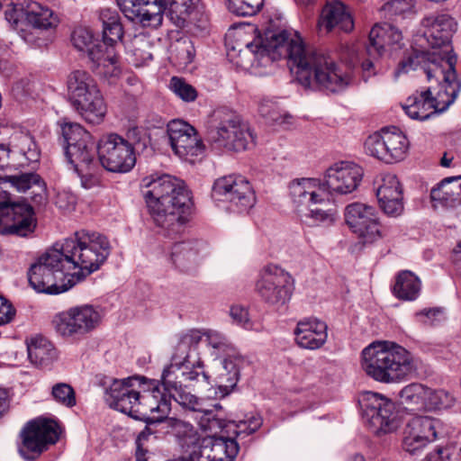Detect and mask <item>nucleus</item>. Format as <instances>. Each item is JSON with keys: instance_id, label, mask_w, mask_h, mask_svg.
I'll use <instances>...</instances> for the list:
<instances>
[{"instance_id": "obj_1", "label": "nucleus", "mask_w": 461, "mask_h": 461, "mask_svg": "<svg viewBox=\"0 0 461 461\" xmlns=\"http://www.w3.org/2000/svg\"><path fill=\"white\" fill-rule=\"evenodd\" d=\"M110 254L106 237L98 232L77 231L49 249L31 266L30 285L38 293L58 294L98 270Z\"/></svg>"}, {"instance_id": "obj_2", "label": "nucleus", "mask_w": 461, "mask_h": 461, "mask_svg": "<svg viewBox=\"0 0 461 461\" xmlns=\"http://www.w3.org/2000/svg\"><path fill=\"white\" fill-rule=\"evenodd\" d=\"M244 55L258 59L274 61L288 59L297 68V73L308 84L315 82L325 91L335 93L343 89L344 76L336 64L321 51L305 44L297 32L267 31L264 37H258L248 43Z\"/></svg>"}, {"instance_id": "obj_3", "label": "nucleus", "mask_w": 461, "mask_h": 461, "mask_svg": "<svg viewBox=\"0 0 461 461\" xmlns=\"http://www.w3.org/2000/svg\"><path fill=\"white\" fill-rule=\"evenodd\" d=\"M145 200L154 223L164 234L181 233L193 211L191 193L185 184L169 175L151 178L145 184Z\"/></svg>"}, {"instance_id": "obj_4", "label": "nucleus", "mask_w": 461, "mask_h": 461, "mask_svg": "<svg viewBox=\"0 0 461 461\" xmlns=\"http://www.w3.org/2000/svg\"><path fill=\"white\" fill-rule=\"evenodd\" d=\"M422 23L426 28L424 37L430 50H419L412 48L404 52L394 70L396 77L415 70L418 67L423 69L429 79L438 77V73L447 72L443 64L449 60L452 61L453 71H456V58L452 53L450 45V39L456 26L454 19L447 14H439L425 18Z\"/></svg>"}, {"instance_id": "obj_5", "label": "nucleus", "mask_w": 461, "mask_h": 461, "mask_svg": "<svg viewBox=\"0 0 461 461\" xmlns=\"http://www.w3.org/2000/svg\"><path fill=\"white\" fill-rule=\"evenodd\" d=\"M362 367L377 382L399 383L416 372L418 360L394 342L375 341L362 351Z\"/></svg>"}, {"instance_id": "obj_6", "label": "nucleus", "mask_w": 461, "mask_h": 461, "mask_svg": "<svg viewBox=\"0 0 461 461\" xmlns=\"http://www.w3.org/2000/svg\"><path fill=\"white\" fill-rule=\"evenodd\" d=\"M443 66L447 72L438 73V77H434L438 82L437 87L430 86L416 91L406 99L402 108L409 117L420 121L426 120L438 112L445 111L455 101L461 84L456 71H453L452 61H447Z\"/></svg>"}, {"instance_id": "obj_7", "label": "nucleus", "mask_w": 461, "mask_h": 461, "mask_svg": "<svg viewBox=\"0 0 461 461\" xmlns=\"http://www.w3.org/2000/svg\"><path fill=\"white\" fill-rule=\"evenodd\" d=\"M66 155L81 177L82 185L91 188L100 185L102 169L95 160V143L91 134L78 123H66L62 127Z\"/></svg>"}, {"instance_id": "obj_8", "label": "nucleus", "mask_w": 461, "mask_h": 461, "mask_svg": "<svg viewBox=\"0 0 461 461\" xmlns=\"http://www.w3.org/2000/svg\"><path fill=\"white\" fill-rule=\"evenodd\" d=\"M289 191L294 211L303 223L312 226L330 224L335 221V210L318 207L325 201V188L321 179H294L289 184Z\"/></svg>"}, {"instance_id": "obj_9", "label": "nucleus", "mask_w": 461, "mask_h": 461, "mask_svg": "<svg viewBox=\"0 0 461 461\" xmlns=\"http://www.w3.org/2000/svg\"><path fill=\"white\" fill-rule=\"evenodd\" d=\"M68 99L77 113L86 122L99 124L107 107L95 80L86 71L76 70L68 78Z\"/></svg>"}, {"instance_id": "obj_10", "label": "nucleus", "mask_w": 461, "mask_h": 461, "mask_svg": "<svg viewBox=\"0 0 461 461\" xmlns=\"http://www.w3.org/2000/svg\"><path fill=\"white\" fill-rule=\"evenodd\" d=\"M210 145L216 149L242 151L254 145V135L232 111L214 112L207 131Z\"/></svg>"}, {"instance_id": "obj_11", "label": "nucleus", "mask_w": 461, "mask_h": 461, "mask_svg": "<svg viewBox=\"0 0 461 461\" xmlns=\"http://www.w3.org/2000/svg\"><path fill=\"white\" fill-rule=\"evenodd\" d=\"M5 178L0 176V234L25 237L36 227L32 207L12 199Z\"/></svg>"}, {"instance_id": "obj_12", "label": "nucleus", "mask_w": 461, "mask_h": 461, "mask_svg": "<svg viewBox=\"0 0 461 461\" xmlns=\"http://www.w3.org/2000/svg\"><path fill=\"white\" fill-rule=\"evenodd\" d=\"M348 227L356 240L350 244L352 252H360L365 246L384 236L376 209L366 203L357 202L348 204Z\"/></svg>"}, {"instance_id": "obj_13", "label": "nucleus", "mask_w": 461, "mask_h": 461, "mask_svg": "<svg viewBox=\"0 0 461 461\" xmlns=\"http://www.w3.org/2000/svg\"><path fill=\"white\" fill-rule=\"evenodd\" d=\"M255 291L264 303L282 306L290 301L293 295L294 278L281 267L270 263L259 271Z\"/></svg>"}, {"instance_id": "obj_14", "label": "nucleus", "mask_w": 461, "mask_h": 461, "mask_svg": "<svg viewBox=\"0 0 461 461\" xmlns=\"http://www.w3.org/2000/svg\"><path fill=\"white\" fill-rule=\"evenodd\" d=\"M60 433L57 421L42 418L33 420L21 432L19 453L27 460H34L59 440Z\"/></svg>"}, {"instance_id": "obj_15", "label": "nucleus", "mask_w": 461, "mask_h": 461, "mask_svg": "<svg viewBox=\"0 0 461 461\" xmlns=\"http://www.w3.org/2000/svg\"><path fill=\"white\" fill-rule=\"evenodd\" d=\"M182 358H175L173 364H169L162 374V384L164 390L167 392L169 397L176 401L178 404L185 408L190 409L194 411H203L205 404L203 401L199 400L195 395L186 392L182 386L183 381H192L202 379L206 382L208 376L203 372L197 371L186 372V369L181 368Z\"/></svg>"}, {"instance_id": "obj_16", "label": "nucleus", "mask_w": 461, "mask_h": 461, "mask_svg": "<svg viewBox=\"0 0 461 461\" xmlns=\"http://www.w3.org/2000/svg\"><path fill=\"white\" fill-rule=\"evenodd\" d=\"M101 316L92 305L72 307L57 314L52 321L56 332L63 338L79 339L94 330Z\"/></svg>"}, {"instance_id": "obj_17", "label": "nucleus", "mask_w": 461, "mask_h": 461, "mask_svg": "<svg viewBox=\"0 0 461 461\" xmlns=\"http://www.w3.org/2000/svg\"><path fill=\"white\" fill-rule=\"evenodd\" d=\"M357 402L362 411L363 419L376 431L389 433L399 426L394 403L372 392L359 394Z\"/></svg>"}, {"instance_id": "obj_18", "label": "nucleus", "mask_w": 461, "mask_h": 461, "mask_svg": "<svg viewBox=\"0 0 461 461\" xmlns=\"http://www.w3.org/2000/svg\"><path fill=\"white\" fill-rule=\"evenodd\" d=\"M97 152L101 167L111 172H129L136 163L131 144L115 133L99 140Z\"/></svg>"}, {"instance_id": "obj_19", "label": "nucleus", "mask_w": 461, "mask_h": 461, "mask_svg": "<svg viewBox=\"0 0 461 461\" xmlns=\"http://www.w3.org/2000/svg\"><path fill=\"white\" fill-rule=\"evenodd\" d=\"M409 148L406 136L398 129H382L370 135L365 141V149L370 156L385 163L404 158Z\"/></svg>"}, {"instance_id": "obj_20", "label": "nucleus", "mask_w": 461, "mask_h": 461, "mask_svg": "<svg viewBox=\"0 0 461 461\" xmlns=\"http://www.w3.org/2000/svg\"><path fill=\"white\" fill-rule=\"evenodd\" d=\"M168 143L173 152L189 162L203 153L204 145L196 129L183 120H172L167 125Z\"/></svg>"}, {"instance_id": "obj_21", "label": "nucleus", "mask_w": 461, "mask_h": 461, "mask_svg": "<svg viewBox=\"0 0 461 461\" xmlns=\"http://www.w3.org/2000/svg\"><path fill=\"white\" fill-rule=\"evenodd\" d=\"M441 423L429 416L411 418L402 430V448L411 454L421 450L438 438V429Z\"/></svg>"}, {"instance_id": "obj_22", "label": "nucleus", "mask_w": 461, "mask_h": 461, "mask_svg": "<svg viewBox=\"0 0 461 461\" xmlns=\"http://www.w3.org/2000/svg\"><path fill=\"white\" fill-rule=\"evenodd\" d=\"M141 387L145 379L138 376L114 380L108 391L110 406L136 419Z\"/></svg>"}, {"instance_id": "obj_23", "label": "nucleus", "mask_w": 461, "mask_h": 461, "mask_svg": "<svg viewBox=\"0 0 461 461\" xmlns=\"http://www.w3.org/2000/svg\"><path fill=\"white\" fill-rule=\"evenodd\" d=\"M213 192L218 195H225L240 211L253 207L256 201L250 184L242 176H228L217 179Z\"/></svg>"}, {"instance_id": "obj_24", "label": "nucleus", "mask_w": 461, "mask_h": 461, "mask_svg": "<svg viewBox=\"0 0 461 461\" xmlns=\"http://www.w3.org/2000/svg\"><path fill=\"white\" fill-rule=\"evenodd\" d=\"M136 419L163 420L170 411V403L166 395L154 382L145 380V387H141Z\"/></svg>"}, {"instance_id": "obj_25", "label": "nucleus", "mask_w": 461, "mask_h": 461, "mask_svg": "<svg viewBox=\"0 0 461 461\" xmlns=\"http://www.w3.org/2000/svg\"><path fill=\"white\" fill-rule=\"evenodd\" d=\"M374 185L382 210L388 215H399L402 209V186L393 173H381L376 176Z\"/></svg>"}, {"instance_id": "obj_26", "label": "nucleus", "mask_w": 461, "mask_h": 461, "mask_svg": "<svg viewBox=\"0 0 461 461\" xmlns=\"http://www.w3.org/2000/svg\"><path fill=\"white\" fill-rule=\"evenodd\" d=\"M126 18L143 28L157 29L162 24L161 6L158 0H116Z\"/></svg>"}, {"instance_id": "obj_27", "label": "nucleus", "mask_w": 461, "mask_h": 461, "mask_svg": "<svg viewBox=\"0 0 461 461\" xmlns=\"http://www.w3.org/2000/svg\"><path fill=\"white\" fill-rule=\"evenodd\" d=\"M175 429L188 455L186 460L183 458L175 461H212L213 447L210 438H203L200 442V436L194 428L182 421L176 424Z\"/></svg>"}, {"instance_id": "obj_28", "label": "nucleus", "mask_w": 461, "mask_h": 461, "mask_svg": "<svg viewBox=\"0 0 461 461\" xmlns=\"http://www.w3.org/2000/svg\"><path fill=\"white\" fill-rule=\"evenodd\" d=\"M295 341L300 348L318 349L327 340V325L316 318H305L297 323L294 330Z\"/></svg>"}, {"instance_id": "obj_29", "label": "nucleus", "mask_w": 461, "mask_h": 461, "mask_svg": "<svg viewBox=\"0 0 461 461\" xmlns=\"http://www.w3.org/2000/svg\"><path fill=\"white\" fill-rule=\"evenodd\" d=\"M115 45L102 43L90 51V59L95 64V72L105 77H117L121 74L119 57Z\"/></svg>"}, {"instance_id": "obj_30", "label": "nucleus", "mask_w": 461, "mask_h": 461, "mask_svg": "<svg viewBox=\"0 0 461 461\" xmlns=\"http://www.w3.org/2000/svg\"><path fill=\"white\" fill-rule=\"evenodd\" d=\"M201 259V243L187 240L175 243L172 247L171 260L180 271L188 273L194 270Z\"/></svg>"}, {"instance_id": "obj_31", "label": "nucleus", "mask_w": 461, "mask_h": 461, "mask_svg": "<svg viewBox=\"0 0 461 461\" xmlns=\"http://www.w3.org/2000/svg\"><path fill=\"white\" fill-rule=\"evenodd\" d=\"M346 15V5L339 0L328 2L321 10L317 23L320 34H328L340 23Z\"/></svg>"}, {"instance_id": "obj_32", "label": "nucleus", "mask_w": 461, "mask_h": 461, "mask_svg": "<svg viewBox=\"0 0 461 461\" xmlns=\"http://www.w3.org/2000/svg\"><path fill=\"white\" fill-rule=\"evenodd\" d=\"M99 18L103 23V43L116 45L124 33L119 13L114 9L103 8Z\"/></svg>"}, {"instance_id": "obj_33", "label": "nucleus", "mask_w": 461, "mask_h": 461, "mask_svg": "<svg viewBox=\"0 0 461 461\" xmlns=\"http://www.w3.org/2000/svg\"><path fill=\"white\" fill-rule=\"evenodd\" d=\"M420 290V279L411 271L402 270L395 276L393 286V295L403 301L415 300Z\"/></svg>"}, {"instance_id": "obj_34", "label": "nucleus", "mask_w": 461, "mask_h": 461, "mask_svg": "<svg viewBox=\"0 0 461 461\" xmlns=\"http://www.w3.org/2000/svg\"><path fill=\"white\" fill-rule=\"evenodd\" d=\"M460 176L445 178L430 192L432 202L443 206H452L461 196Z\"/></svg>"}, {"instance_id": "obj_35", "label": "nucleus", "mask_w": 461, "mask_h": 461, "mask_svg": "<svg viewBox=\"0 0 461 461\" xmlns=\"http://www.w3.org/2000/svg\"><path fill=\"white\" fill-rule=\"evenodd\" d=\"M427 387L420 384H411L402 389L400 399L406 410L427 411Z\"/></svg>"}, {"instance_id": "obj_36", "label": "nucleus", "mask_w": 461, "mask_h": 461, "mask_svg": "<svg viewBox=\"0 0 461 461\" xmlns=\"http://www.w3.org/2000/svg\"><path fill=\"white\" fill-rule=\"evenodd\" d=\"M242 360L237 356H229L223 360L222 372L219 375L218 389L221 397L228 395L236 385L240 375V366Z\"/></svg>"}, {"instance_id": "obj_37", "label": "nucleus", "mask_w": 461, "mask_h": 461, "mask_svg": "<svg viewBox=\"0 0 461 461\" xmlns=\"http://www.w3.org/2000/svg\"><path fill=\"white\" fill-rule=\"evenodd\" d=\"M161 6V15L165 10L168 11L170 20L178 27L185 24L194 5V0H158Z\"/></svg>"}, {"instance_id": "obj_38", "label": "nucleus", "mask_w": 461, "mask_h": 461, "mask_svg": "<svg viewBox=\"0 0 461 461\" xmlns=\"http://www.w3.org/2000/svg\"><path fill=\"white\" fill-rule=\"evenodd\" d=\"M203 338H204V331L199 330H190L184 333L176 348V353L173 355L170 364L175 362V358L177 357L178 359H181V357H183L181 368L188 369V350L192 348L197 347V345L203 340Z\"/></svg>"}, {"instance_id": "obj_39", "label": "nucleus", "mask_w": 461, "mask_h": 461, "mask_svg": "<svg viewBox=\"0 0 461 461\" xmlns=\"http://www.w3.org/2000/svg\"><path fill=\"white\" fill-rule=\"evenodd\" d=\"M26 343L29 358L34 365L41 366L53 357V345L47 339L36 336L28 339Z\"/></svg>"}, {"instance_id": "obj_40", "label": "nucleus", "mask_w": 461, "mask_h": 461, "mask_svg": "<svg viewBox=\"0 0 461 461\" xmlns=\"http://www.w3.org/2000/svg\"><path fill=\"white\" fill-rule=\"evenodd\" d=\"M29 24L34 28L48 29L56 27L59 19L54 13L36 2L28 3Z\"/></svg>"}, {"instance_id": "obj_41", "label": "nucleus", "mask_w": 461, "mask_h": 461, "mask_svg": "<svg viewBox=\"0 0 461 461\" xmlns=\"http://www.w3.org/2000/svg\"><path fill=\"white\" fill-rule=\"evenodd\" d=\"M324 185L325 194L345 193L346 188V164L344 161L337 162L330 166L325 175V181H321Z\"/></svg>"}, {"instance_id": "obj_42", "label": "nucleus", "mask_w": 461, "mask_h": 461, "mask_svg": "<svg viewBox=\"0 0 461 461\" xmlns=\"http://www.w3.org/2000/svg\"><path fill=\"white\" fill-rule=\"evenodd\" d=\"M262 425V419L258 415H251L246 419L235 420H228L227 423V437L245 438L255 431H257Z\"/></svg>"}, {"instance_id": "obj_43", "label": "nucleus", "mask_w": 461, "mask_h": 461, "mask_svg": "<svg viewBox=\"0 0 461 461\" xmlns=\"http://www.w3.org/2000/svg\"><path fill=\"white\" fill-rule=\"evenodd\" d=\"M213 447L212 461H233L239 452L237 441L230 437L210 438Z\"/></svg>"}, {"instance_id": "obj_44", "label": "nucleus", "mask_w": 461, "mask_h": 461, "mask_svg": "<svg viewBox=\"0 0 461 461\" xmlns=\"http://www.w3.org/2000/svg\"><path fill=\"white\" fill-rule=\"evenodd\" d=\"M202 412L203 415L200 418L199 425L203 431L206 433L204 438L227 437L228 421L214 417L206 408Z\"/></svg>"}, {"instance_id": "obj_45", "label": "nucleus", "mask_w": 461, "mask_h": 461, "mask_svg": "<svg viewBox=\"0 0 461 461\" xmlns=\"http://www.w3.org/2000/svg\"><path fill=\"white\" fill-rule=\"evenodd\" d=\"M386 23L375 24L368 35L369 46L367 50L370 54L373 52L381 55L387 46V28H385Z\"/></svg>"}, {"instance_id": "obj_46", "label": "nucleus", "mask_w": 461, "mask_h": 461, "mask_svg": "<svg viewBox=\"0 0 461 461\" xmlns=\"http://www.w3.org/2000/svg\"><path fill=\"white\" fill-rule=\"evenodd\" d=\"M427 411L447 409L454 403L453 396L444 390H432L427 387Z\"/></svg>"}, {"instance_id": "obj_47", "label": "nucleus", "mask_w": 461, "mask_h": 461, "mask_svg": "<svg viewBox=\"0 0 461 461\" xmlns=\"http://www.w3.org/2000/svg\"><path fill=\"white\" fill-rule=\"evenodd\" d=\"M72 42L74 46L82 51H90L103 43V41H95L92 32L87 28H77L73 32Z\"/></svg>"}, {"instance_id": "obj_48", "label": "nucleus", "mask_w": 461, "mask_h": 461, "mask_svg": "<svg viewBox=\"0 0 461 461\" xmlns=\"http://www.w3.org/2000/svg\"><path fill=\"white\" fill-rule=\"evenodd\" d=\"M5 19L16 30L21 29L24 23H29L28 3L11 4L5 12Z\"/></svg>"}, {"instance_id": "obj_49", "label": "nucleus", "mask_w": 461, "mask_h": 461, "mask_svg": "<svg viewBox=\"0 0 461 461\" xmlns=\"http://www.w3.org/2000/svg\"><path fill=\"white\" fill-rule=\"evenodd\" d=\"M8 186L15 188L19 192H25L33 185H40L41 177L34 173H23L5 177Z\"/></svg>"}, {"instance_id": "obj_50", "label": "nucleus", "mask_w": 461, "mask_h": 461, "mask_svg": "<svg viewBox=\"0 0 461 461\" xmlns=\"http://www.w3.org/2000/svg\"><path fill=\"white\" fill-rule=\"evenodd\" d=\"M169 87L185 102H193L197 97L196 89L182 77H173L170 80Z\"/></svg>"}, {"instance_id": "obj_51", "label": "nucleus", "mask_w": 461, "mask_h": 461, "mask_svg": "<svg viewBox=\"0 0 461 461\" xmlns=\"http://www.w3.org/2000/svg\"><path fill=\"white\" fill-rule=\"evenodd\" d=\"M263 5V0H228L229 10L241 16L252 15Z\"/></svg>"}, {"instance_id": "obj_52", "label": "nucleus", "mask_w": 461, "mask_h": 461, "mask_svg": "<svg viewBox=\"0 0 461 461\" xmlns=\"http://www.w3.org/2000/svg\"><path fill=\"white\" fill-rule=\"evenodd\" d=\"M175 51L176 59L180 66H186L192 63L195 57L194 45L189 39L178 41Z\"/></svg>"}, {"instance_id": "obj_53", "label": "nucleus", "mask_w": 461, "mask_h": 461, "mask_svg": "<svg viewBox=\"0 0 461 461\" xmlns=\"http://www.w3.org/2000/svg\"><path fill=\"white\" fill-rule=\"evenodd\" d=\"M52 396L59 403L73 407L76 405V394L74 389L68 384L60 383L52 387Z\"/></svg>"}, {"instance_id": "obj_54", "label": "nucleus", "mask_w": 461, "mask_h": 461, "mask_svg": "<svg viewBox=\"0 0 461 461\" xmlns=\"http://www.w3.org/2000/svg\"><path fill=\"white\" fill-rule=\"evenodd\" d=\"M413 6V0H390L383 5L382 10L385 15L393 17L411 12Z\"/></svg>"}, {"instance_id": "obj_55", "label": "nucleus", "mask_w": 461, "mask_h": 461, "mask_svg": "<svg viewBox=\"0 0 461 461\" xmlns=\"http://www.w3.org/2000/svg\"><path fill=\"white\" fill-rule=\"evenodd\" d=\"M204 338L208 345L219 352L227 353L232 350L231 344L228 341V339L222 334L217 331L205 330Z\"/></svg>"}, {"instance_id": "obj_56", "label": "nucleus", "mask_w": 461, "mask_h": 461, "mask_svg": "<svg viewBox=\"0 0 461 461\" xmlns=\"http://www.w3.org/2000/svg\"><path fill=\"white\" fill-rule=\"evenodd\" d=\"M364 168L354 162H348V193L357 190L363 182Z\"/></svg>"}, {"instance_id": "obj_57", "label": "nucleus", "mask_w": 461, "mask_h": 461, "mask_svg": "<svg viewBox=\"0 0 461 461\" xmlns=\"http://www.w3.org/2000/svg\"><path fill=\"white\" fill-rule=\"evenodd\" d=\"M454 447H438L429 453L424 461H458Z\"/></svg>"}, {"instance_id": "obj_58", "label": "nucleus", "mask_w": 461, "mask_h": 461, "mask_svg": "<svg viewBox=\"0 0 461 461\" xmlns=\"http://www.w3.org/2000/svg\"><path fill=\"white\" fill-rule=\"evenodd\" d=\"M442 317V311L439 308H425L415 313L417 321L424 325H433Z\"/></svg>"}, {"instance_id": "obj_59", "label": "nucleus", "mask_w": 461, "mask_h": 461, "mask_svg": "<svg viewBox=\"0 0 461 461\" xmlns=\"http://www.w3.org/2000/svg\"><path fill=\"white\" fill-rule=\"evenodd\" d=\"M150 435L149 428H145L137 437L136 445V457L138 461H153L150 454H148V450L144 448V441L148 439Z\"/></svg>"}, {"instance_id": "obj_60", "label": "nucleus", "mask_w": 461, "mask_h": 461, "mask_svg": "<svg viewBox=\"0 0 461 461\" xmlns=\"http://www.w3.org/2000/svg\"><path fill=\"white\" fill-rule=\"evenodd\" d=\"M55 204L64 212H68L74 209L76 204V197L68 192L58 193Z\"/></svg>"}, {"instance_id": "obj_61", "label": "nucleus", "mask_w": 461, "mask_h": 461, "mask_svg": "<svg viewBox=\"0 0 461 461\" xmlns=\"http://www.w3.org/2000/svg\"><path fill=\"white\" fill-rule=\"evenodd\" d=\"M15 315V309L5 297L0 296V325L10 322Z\"/></svg>"}, {"instance_id": "obj_62", "label": "nucleus", "mask_w": 461, "mask_h": 461, "mask_svg": "<svg viewBox=\"0 0 461 461\" xmlns=\"http://www.w3.org/2000/svg\"><path fill=\"white\" fill-rule=\"evenodd\" d=\"M231 318L244 328L249 329L250 327L249 312L246 308L241 305H233L230 308Z\"/></svg>"}, {"instance_id": "obj_63", "label": "nucleus", "mask_w": 461, "mask_h": 461, "mask_svg": "<svg viewBox=\"0 0 461 461\" xmlns=\"http://www.w3.org/2000/svg\"><path fill=\"white\" fill-rule=\"evenodd\" d=\"M259 113L263 117L268 118L272 122H277L279 120L276 104L271 100H266L259 104Z\"/></svg>"}, {"instance_id": "obj_64", "label": "nucleus", "mask_w": 461, "mask_h": 461, "mask_svg": "<svg viewBox=\"0 0 461 461\" xmlns=\"http://www.w3.org/2000/svg\"><path fill=\"white\" fill-rule=\"evenodd\" d=\"M352 67L354 70L356 69L363 73V77L365 80H366L371 75L374 74V65L368 59H365L361 62L359 59H357V64L354 63Z\"/></svg>"}]
</instances>
